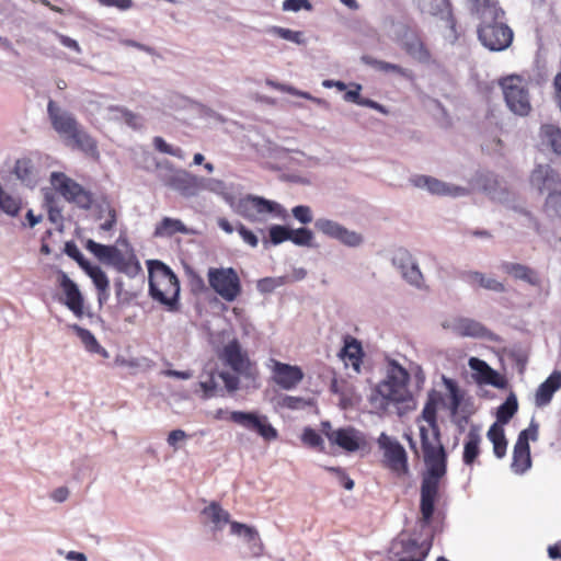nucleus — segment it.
Returning <instances> with one entry per match:
<instances>
[{"label":"nucleus","mask_w":561,"mask_h":561,"mask_svg":"<svg viewBox=\"0 0 561 561\" xmlns=\"http://www.w3.org/2000/svg\"><path fill=\"white\" fill-rule=\"evenodd\" d=\"M422 419L433 430L430 437L425 426L420 427L421 447L423 451L426 471L422 477L420 490V513L423 525H430L435 512V504L439 500L440 481L447 472V454L440 442V433L437 424V402L428 398L422 410Z\"/></svg>","instance_id":"nucleus-1"},{"label":"nucleus","mask_w":561,"mask_h":561,"mask_svg":"<svg viewBox=\"0 0 561 561\" xmlns=\"http://www.w3.org/2000/svg\"><path fill=\"white\" fill-rule=\"evenodd\" d=\"M47 114L53 129L67 147L77 149L90 157H98V142L78 122L76 116L49 100Z\"/></svg>","instance_id":"nucleus-2"},{"label":"nucleus","mask_w":561,"mask_h":561,"mask_svg":"<svg viewBox=\"0 0 561 561\" xmlns=\"http://www.w3.org/2000/svg\"><path fill=\"white\" fill-rule=\"evenodd\" d=\"M409 381V371L397 360H389L386 378L371 391L370 404L377 410L386 411L391 404L407 402L411 398Z\"/></svg>","instance_id":"nucleus-3"},{"label":"nucleus","mask_w":561,"mask_h":561,"mask_svg":"<svg viewBox=\"0 0 561 561\" xmlns=\"http://www.w3.org/2000/svg\"><path fill=\"white\" fill-rule=\"evenodd\" d=\"M149 293L153 300L160 302L168 311L180 309V282L173 271L158 260L148 262Z\"/></svg>","instance_id":"nucleus-4"},{"label":"nucleus","mask_w":561,"mask_h":561,"mask_svg":"<svg viewBox=\"0 0 561 561\" xmlns=\"http://www.w3.org/2000/svg\"><path fill=\"white\" fill-rule=\"evenodd\" d=\"M479 20L478 38L481 44L492 51H502L513 42V30L503 22L505 12L501 7L474 14Z\"/></svg>","instance_id":"nucleus-5"},{"label":"nucleus","mask_w":561,"mask_h":561,"mask_svg":"<svg viewBox=\"0 0 561 561\" xmlns=\"http://www.w3.org/2000/svg\"><path fill=\"white\" fill-rule=\"evenodd\" d=\"M85 248L99 261L112 265L119 273L134 277L141 271L140 263L131 249L122 251L115 245H105L93 240H88Z\"/></svg>","instance_id":"nucleus-6"},{"label":"nucleus","mask_w":561,"mask_h":561,"mask_svg":"<svg viewBox=\"0 0 561 561\" xmlns=\"http://www.w3.org/2000/svg\"><path fill=\"white\" fill-rule=\"evenodd\" d=\"M377 445L382 453V467L390 470L398 478L410 474L408 453L397 438L382 432L377 438Z\"/></svg>","instance_id":"nucleus-7"},{"label":"nucleus","mask_w":561,"mask_h":561,"mask_svg":"<svg viewBox=\"0 0 561 561\" xmlns=\"http://www.w3.org/2000/svg\"><path fill=\"white\" fill-rule=\"evenodd\" d=\"M50 184L53 188L69 204H73L82 210H89L92 208L94 204L93 193L84 188L66 173L53 172L50 174Z\"/></svg>","instance_id":"nucleus-8"},{"label":"nucleus","mask_w":561,"mask_h":561,"mask_svg":"<svg viewBox=\"0 0 561 561\" xmlns=\"http://www.w3.org/2000/svg\"><path fill=\"white\" fill-rule=\"evenodd\" d=\"M499 84L507 107L518 116L529 115L531 103L525 79L517 75H511L502 78Z\"/></svg>","instance_id":"nucleus-9"},{"label":"nucleus","mask_w":561,"mask_h":561,"mask_svg":"<svg viewBox=\"0 0 561 561\" xmlns=\"http://www.w3.org/2000/svg\"><path fill=\"white\" fill-rule=\"evenodd\" d=\"M209 287L225 301L232 302L242 294V284L233 267H209L207 272Z\"/></svg>","instance_id":"nucleus-10"},{"label":"nucleus","mask_w":561,"mask_h":561,"mask_svg":"<svg viewBox=\"0 0 561 561\" xmlns=\"http://www.w3.org/2000/svg\"><path fill=\"white\" fill-rule=\"evenodd\" d=\"M234 211L251 222L264 220L265 214H274L282 219L287 217L286 209L278 203L253 195L240 198L234 205Z\"/></svg>","instance_id":"nucleus-11"},{"label":"nucleus","mask_w":561,"mask_h":561,"mask_svg":"<svg viewBox=\"0 0 561 561\" xmlns=\"http://www.w3.org/2000/svg\"><path fill=\"white\" fill-rule=\"evenodd\" d=\"M221 358L236 373L248 379L255 380L259 377V369L255 363L251 362L237 339L229 341L222 348Z\"/></svg>","instance_id":"nucleus-12"},{"label":"nucleus","mask_w":561,"mask_h":561,"mask_svg":"<svg viewBox=\"0 0 561 561\" xmlns=\"http://www.w3.org/2000/svg\"><path fill=\"white\" fill-rule=\"evenodd\" d=\"M230 422L242 426L248 431L255 432L265 442H273L278 438L277 430L270 423L268 417L257 412L232 411L229 414Z\"/></svg>","instance_id":"nucleus-13"},{"label":"nucleus","mask_w":561,"mask_h":561,"mask_svg":"<svg viewBox=\"0 0 561 561\" xmlns=\"http://www.w3.org/2000/svg\"><path fill=\"white\" fill-rule=\"evenodd\" d=\"M322 433L332 445L339 446L347 453H355L366 445L365 436L354 427L333 430L329 422H322Z\"/></svg>","instance_id":"nucleus-14"},{"label":"nucleus","mask_w":561,"mask_h":561,"mask_svg":"<svg viewBox=\"0 0 561 561\" xmlns=\"http://www.w3.org/2000/svg\"><path fill=\"white\" fill-rule=\"evenodd\" d=\"M271 370L273 381L283 390L295 389L305 377L299 366L282 363L274 358L271 359Z\"/></svg>","instance_id":"nucleus-15"},{"label":"nucleus","mask_w":561,"mask_h":561,"mask_svg":"<svg viewBox=\"0 0 561 561\" xmlns=\"http://www.w3.org/2000/svg\"><path fill=\"white\" fill-rule=\"evenodd\" d=\"M163 183L186 197L196 195L201 188L198 178L185 170H173L163 179Z\"/></svg>","instance_id":"nucleus-16"},{"label":"nucleus","mask_w":561,"mask_h":561,"mask_svg":"<svg viewBox=\"0 0 561 561\" xmlns=\"http://www.w3.org/2000/svg\"><path fill=\"white\" fill-rule=\"evenodd\" d=\"M469 367L474 371L473 378L479 385H490L499 389H503L507 385L504 376L480 358L471 357L469 359Z\"/></svg>","instance_id":"nucleus-17"},{"label":"nucleus","mask_w":561,"mask_h":561,"mask_svg":"<svg viewBox=\"0 0 561 561\" xmlns=\"http://www.w3.org/2000/svg\"><path fill=\"white\" fill-rule=\"evenodd\" d=\"M58 284L66 296L65 305L67 308L76 317L81 318L83 316V297L77 284L62 271L58 272Z\"/></svg>","instance_id":"nucleus-18"},{"label":"nucleus","mask_w":561,"mask_h":561,"mask_svg":"<svg viewBox=\"0 0 561 561\" xmlns=\"http://www.w3.org/2000/svg\"><path fill=\"white\" fill-rule=\"evenodd\" d=\"M512 470L517 474L525 473L531 467L528 431H522L513 450Z\"/></svg>","instance_id":"nucleus-19"},{"label":"nucleus","mask_w":561,"mask_h":561,"mask_svg":"<svg viewBox=\"0 0 561 561\" xmlns=\"http://www.w3.org/2000/svg\"><path fill=\"white\" fill-rule=\"evenodd\" d=\"M530 183L540 193L552 194L557 191L559 184L558 173L548 164L537 165L530 175Z\"/></svg>","instance_id":"nucleus-20"},{"label":"nucleus","mask_w":561,"mask_h":561,"mask_svg":"<svg viewBox=\"0 0 561 561\" xmlns=\"http://www.w3.org/2000/svg\"><path fill=\"white\" fill-rule=\"evenodd\" d=\"M364 355L362 343L357 339L346 335L344 345L339 353L345 366H351L355 373L359 374Z\"/></svg>","instance_id":"nucleus-21"},{"label":"nucleus","mask_w":561,"mask_h":561,"mask_svg":"<svg viewBox=\"0 0 561 561\" xmlns=\"http://www.w3.org/2000/svg\"><path fill=\"white\" fill-rule=\"evenodd\" d=\"M444 328L450 329L459 336L483 337L488 330L480 322L469 318H456L449 323H444Z\"/></svg>","instance_id":"nucleus-22"},{"label":"nucleus","mask_w":561,"mask_h":561,"mask_svg":"<svg viewBox=\"0 0 561 561\" xmlns=\"http://www.w3.org/2000/svg\"><path fill=\"white\" fill-rule=\"evenodd\" d=\"M412 182L415 186L426 187L432 194L436 195L459 196L466 193V190L462 187L449 186L446 183L428 175H417L412 180Z\"/></svg>","instance_id":"nucleus-23"},{"label":"nucleus","mask_w":561,"mask_h":561,"mask_svg":"<svg viewBox=\"0 0 561 561\" xmlns=\"http://www.w3.org/2000/svg\"><path fill=\"white\" fill-rule=\"evenodd\" d=\"M561 388V371L554 370L536 390L535 404L538 408L548 405L553 394Z\"/></svg>","instance_id":"nucleus-24"},{"label":"nucleus","mask_w":561,"mask_h":561,"mask_svg":"<svg viewBox=\"0 0 561 561\" xmlns=\"http://www.w3.org/2000/svg\"><path fill=\"white\" fill-rule=\"evenodd\" d=\"M482 437L480 435V430L478 426H471L467 433L465 443H463V453H462V461L466 466L472 467L478 463V458L481 454V445Z\"/></svg>","instance_id":"nucleus-25"},{"label":"nucleus","mask_w":561,"mask_h":561,"mask_svg":"<svg viewBox=\"0 0 561 561\" xmlns=\"http://www.w3.org/2000/svg\"><path fill=\"white\" fill-rule=\"evenodd\" d=\"M230 529L232 534L244 537L253 557H260L263 553L264 546L261 541L257 530L254 527L238 522H232L230 523Z\"/></svg>","instance_id":"nucleus-26"},{"label":"nucleus","mask_w":561,"mask_h":561,"mask_svg":"<svg viewBox=\"0 0 561 561\" xmlns=\"http://www.w3.org/2000/svg\"><path fill=\"white\" fill-rule=\"evenodd\" d=\"M461 278L473 288H484L495 293L505 291V285L502 282L488 277L483 273L477 271L463 272L461 273Z\"/></svg>","instance_id":"nucleus-27"},{"label":"nucleus","mask_w":561,"mask_h":561,"mask_svg":"<svg viewBox=\"0 0 561 561\" xmlns=\"http://www.w3.org/2000/svg\"><path fill=\"white\" fill-rule=\"evenodd\" d=\"M83 271L92 279L98 290V301L100 305L107 302L110 298V280L100 266L89 264Z\"/></svg>","instance_id":"nucleus-28"},{"label":"nucleus","mask_w":561,"mask_h":561,"mask_svg":"<svg viewBox=\"0 0 561 561\" xmlns=\"http://www.w3.org/2000/svg\"><path fill=\"white\" fill-rule=\"evenodd\" d=\"M501 268L503 272L512 275L515 279H522L530 285L539 284V277L536 272L526 265L504 262L501 264Z\"/></svg>","instance_id":"nucleus-29"},{"label":"nucleus","mask_w":561,"mask_h":561,"mask_svg":"<svg viewBox=\"0 0 561 561\" xmlns=\"http://www.w3.org/2000/svg\"><path fill=\"white\" fill-rule=\"evenodd\" d=\"M188 229L180 220L175 218L164 217L156 225L153 237L156 238H170L176 233H187Z\"/></svg>","instance_id":"nucleus-30"},{"label":"nucleus","mask_w":561,"mask_h":561,"mask_svg":"<svg viewBox=\"0 0 561 561\" xmlns=\"http://www.w3.org/2000/svg\"><path fill=\"white\" fill-rule=\"evenodd\" d=\"M217 225L226 233H232L234 230H237L244 243H247L251 248L257 247L259 239L256 234L252 230L247 228L243 224L239 222L234 228L227 218L220 217L217 219Z\"/></svg>","instance_id":"nucleus-31"},{"label":"nucleus","mask_w":561,"mask_h":561,"mask_svg":"<svg viewBox=\"0 0 561 561\" xmlns=\"http://www.w3.org/2000/svg\"><path fill=\"white\" fill-rule=\"evenodd\" d=\"M540 138L556 154H561V128L554 124H545L540 127Z\"/></svg>","instance_id":"nucleus-32"},{"label":"nucleus","mask_w":561,"mask_h":561,"mask_svg":"<svg viewBox=\"0 0 561 561\" xmlns=\"http://www.w3.org/2000/svg\"><path fill=\"white\" fill-rule=\"evenodd\" d=\"M486 436L493 444V453L496 458H503L506 455L507 439L505 437L504 428L494 423L490 426Z\"/></svg>","instance_id":"nucleus-33"},{"label":"nucleus","mask_w":561,"mask_h":561,"mask_svg":"<svg viewBox=\"0 0 561 561\" xmlns=\"http://www.w3.org/2000/svg\"><path fill=\"white\" fill-rule=\"evenodd\" d=\"M363 61L379 70V71H383V72H394V73H398L399 76L401 77H404L407 79H410L412 80L413 79V73L411 70L409 69H405V68H402L401 66L399 65H396V64H391V62H387V61H382V60H378V59H375L370 56H363Z\"/></svg>","instance_id":"nucleus-34"},{"label":"nucleus","mask_w":561,"mask_h":561,"mask_svg":"<svg viewBox=\"0 0 561 561\" xmlns=\"http://www.w3.org/2000/svg\"><path fill=\"white\" fill-rule=\"evenodd\" d=\"M518 410L516 396L511 393L506 400L497 408L496 420L501 426L507 424Z\"/></svg>","instance_id":"nucleus-35"},{"label":"nucleus","mask_w":561,"mask_h":561,"mask_svg":"<svg viewBox=\"0 0 561 561\" xmlns=\"http://www.w3.org/2000/svg\"><path fill=\"white\" fill-rule=\"evenodd\" d=\"M203 515L217 528H221L229 522V513L224 511L217 503H211L203 510Z\"/></svg>","instance_id":"nucleus-36"},{"label":"nucleus","mask_w":561,"mask_h":561,"mask_svg":"<svg viewBox=\"0 0 561 561\" xmlns=\"http://www.w3.org/2000/svg\"><path fill=\"white\" fill-rule=\"evenodd\" d=\"M14 174L22 182L31 183L35 178V165L30 158L18 159L14 165Z\"/></svg>","instance_id":"nucleus-37"},{"label":"nucleus","mask_w":561,"mask_h":561,"mask_svg":"<svg viewBox=\"0 0 561 561\" xmlns=\"http://www.w3.org/2000/svg\"><path fill=\"white\" fill-rule=\"evenodd\" d=\"M420 10L431 15H437L449 11V0H416Z\"/></svg>","instance_id":"nucleus-38"},{"label":"nucleus","mask_w":561,"mask_h":561,"mask_svg":"<svg viewBox=\"0 0 561 561\" xmlns=\"http://www.w3.org/2000/svg\"><path fill=\"white\" fill-rule=\"evenodd\" d=\"M290 237V229L286 226L273 225L268 229V239L263 238V244L267 247L268 243L278 245Z\"/></svg>","instance_id":"nucleus-39"},{"label":"nucleus","mask_w":561,"mask_h":561,"mask_svg":"<svg viewBox=\"0 0 561 561\" xmlns=\"http://www.w3.org/2000/svg\"><path fill=\"white\" fill-rule=\"evenodd\" d=\"M430 547H424L415 539H410L404 543V551L408 553L413 552L410 558H401L398 561H424L428 554Z\"/></svg>","instance_id":"nucleus-40"},{"label":"nucleus","mask_w":561,"mask_h":561,"mask_svg":"<svg viewBox=\"0 0 561 561\" xmlns=\"http://www.w3.org/2000/svg\"><path fill=\"white\" fill-rule=\"evenodd\" d=\"M99 208L101 210L106 211V217L103 219L104 221L100 225V230L108 232L114 229L117 221V214L115 208L111 205V203L106 199H103L99 203Z\"/></svg>","instance_id":"nucleus-41"},{"label":"nucleus","mask_w":561,"mask_h":561,"mask_svg":"<svg viewBox=\"0 0 561 561\" xmlns=\"http://www.w3.org/2000/svg\"><path fill=\"white\" fill-rule=\"evenodd\" d=\"M404 50L407 51L408 55L420 61H426L430 58L428 50L425 48L424 44L419 38H415L411 42H407L404 44Z\"/></svg>","instance_id":"nucleus-42"},{"label":"nucleus","mask_w":561,"mask_h":561,"mask_svg":"<svg viewBox=\"0 0 561 561\" xmlns=\"http://www.w3.org/2000/svg\"><path fill=\"white\" fill-rule=\"evenodd\" d=\"M316 227L323 234L336 239L340 237V233L343 229V226L336 221L330 219H319L316 222Z\"/></svg>","instance_id":"nucleus-43"},{"label":"nucleus","mask_w":561,"mask_h":561,"mask_svg":"<svg viewBox=\"0 0 561 561\" xmlns=\"http://www.w3.org/2000/svg\"><path fill=\"white\" fill-rule=\"evenodd\" d=\"M72 330L76 332L78 337L81 340V342L84 344L85 348L90 352H96L99 348V342L96 341L95 336L92 334V332L88 329L81 328L77 324L72 325Z\"/></svg>","instance_id":"nucleus-44"},{"label":"nucleus","mask_w":561,"mask_h":561,"mask_svg":"<svg viewBox=\"0 0 561 561\" xmlns=\"http://www.w3.org/2000/svg\"><path fill=\"white\" fill-rule=\"evenodd\" d=\"M313 233L307 228L290 229L289 241L299 247H308L311 244Z\"/></svg>","instance_id":"nucleus-45"},{"label":"nucleus","mask_w":561,"mask_h":561,"mask_svg":"<svg viewBox=\"0 0 561 561\" xmlns=\"http://www.w3.org/2000/svg\"><path fill=\"white\" fill-rule=\"evenodd\" d=\"M153 147L162 153H167L179 159H184V152L180 147L169 145L162 137L157 136L153 138Z\"/></svg>","instance_id":"nucleus-46"},{"label":"nucleus","mask_w":561,"mask_h":561,"mask_svg":"<svg viewBox=\"0 0 561 561\" xmlns=\"http://www.w3.org/2000/svg\"><path fill=\"white\" fill-rule=\"evenodd\" d=\"M266 84L272 87L273 89H275L277 91L285 92V93H288L290 95L300 96V98H304V99H307V100H313V101L320 102L319 100H316L314 98H312L310 93L304 92V91H299V90H297L296 88H294L291 85L283 84V83H279V82H275L273 80H266Z\"/></svg>","instance_id":"nucleus-47"},{"label":"nucleus","mask_w":561,"mask_h":561,"mask_svg":"<svg viewBox=\"0 0 561 561\" xmlns=\"http://www.w3.org/2000/svg\"><path fill=\"white\" fill-rule=\"evenodd\" d=\"M401 273L404 279H407L411 285H414L419 288L422 287L423 275L415 262L409 267L404 268V271H401Z\"/></svg>","instance_id":"nucleus-48"},{"label":"nucleus","mask_w":561,"mask_h":561,"mask_svg":"<svg viewBox=\"0 0 561 561\" xmlns=\"http://www.w3.org/2000/svg\"><path fill=\"white\" fill-rule=\"evenodd\" d=\"M45 202L47 205L48 219L55 225H62L64 216L61 208L57 206L53 196H46Z\"/></svg>","instance_id":"nucleus-49"},{"label":"nucleus","mask_w":561,"mask_h":561,"mask_svg":"<svg viewBox=\"0 0 561 561\" xmlns=\"http://www.w3.org/2000/svg\"><path fill=\"white\" fill-rule=\"evenodd\" d=\"M65 253L69 257L75 260L82 270L90 264V262L84 259L83 254L81 253V251L79 250V248L77 247V244L73 241L66 242Z\"/></svg>","instance_id":"nucleus-50"},{"label":"nucleus","mask_w":561,"mask_h":561,"mask_svg":"<svg viewBox=\"0 0 561 561\" xmlns=\"http://www.w3.org/2000/svg\"><path fill=\"white\" fill-rule=\"evenodd\" d=\"M392 263L401 271H404V268L413 264L414 261L412 260V255L408 250L400 248L394 252L392 256Z\"/></svg>","instance_id":"nucleus-51"},{"label":"nucleus","mask_w":561,"mask_h":561,"mask_svg":"<svg viewBox=\"0 0 561 561\" xmlns=\"http://www.w3.org/2000/svg\"><path fill=\"white\" fill-rule=\"evenodd\" d=\"M337 240L347 247H358L363 242V237L362 234L348 230L343 226V229Z\"/></svg>","instance_id":"nucleus-52"},{"label":"nucleus","mask_w":561,"mask_h":561,"mask_svg":"<svg viewBox=\"0 0 561 561\" xmlns=\"http://www.w3.org/2000/svg\"><path fill=\"white\" fill-rule=\"evenodd\" d=\"M278 404L280 408H285L288 410H299L307 405V401L301 397L284 396L278 401Z\"/></svg>","instance_id":"nucleus-53"},{"label":"nucleus","mask_w":561,"mask_h":561,"mask_svg":"<svg viewBox=\"0 0 561 561\" xmlns=\"http://www.w3.org/2000/svg\"><path fill=\"white\" fill-rule=\"evenodd\" d=\"M471 13L478 14L490 10L492 7H500L496 0H468Z\"/></svg>","instance_id":"nucleus-54"},{"label":"nucleus","mask_w":561,"mask_h":561,"mask_svg":"<svg viewBox=\"0 0 561 561\" xmlns=\"http://www.w3.org/2000/svg\"><path fill=\"white\" fill-rule=\"evenodd\" d=\"M284 11L297 12L300 10H312V4L309 0H285L282 5Z\"/></svg>","instance_id":"nucleus-55"},{"label":"nucleus","mask_w":561,"mask_h":561,"mask_svg":"<svg viewBox=\"0 0 561 561\" xmlns=\"http://www.w3.org/2000/svg\"><path fill=\"white\" fill-rule=\"evenodd\" d=\"M275 33L287 41L294 42L296 44H304L305 41L302 38V33L299 31H293L289 28L276 27Z\"/></svg>","instance_id":"nucleus-56"},{"label":"nucleus","mask_w":561,"mask_h":561,"mask_svg":"<svg viewBox=\"0 0 561 561\" xmlns=\"http://www.w3.org/2000/svg\"><path fill=\"white\" fill-rule=\"evenodd\" d=\"M293 216L301 224H309L312 221V213L309 206L299 205L293 208Z\"/></svg>","instance_id":"nucleus-57"},{"label":"nucleus","mask_w":561,"mask_h":561,"mask_svg":"<svg viewBox=\"0 0 561 561\" xmlns=\"http://www.w3.org/2000/svg\"><path fill=\"white\" fill-rule=\"evenodd\" d=\"M302 442L310 447H320L322 446L323 439L314 430L306 428L302 433Z\"/></svg>","instance_id":"nucleus-58"},{"label":"nucleus","mask_w":561,"mask_h":561,"mask_svg":"<svg viewBox=\"0 0 561 561\" xmlns=\"http://www.w3.org/2000/svg\"><path fill=\"white\" fill-rule=\"evenodd\" d=\"M328 471L330 472H333L336 474L340 483L346 489V490H352L354 488V481L353 479H351L348 477V474L345 472L344 469L342 468H339V467H328L327 468Z\"/></svg>","instance_id":"nucleus-59"},{"label":"nucleus","mask_w":561,"mask_h":561,"mask_svg":"<svg viewBox=\"0 0 561 561\" xmlns=\"http://www.w3.org/2000/svg\"><path fill=\"white\" fill-rule=\"evenodd\" d=\"M445 385H446L447 389L449 390V393H450V397H451V402H453V408L457 409L459 407V404H460V401H461V397L459 394L458 386L451 379H445Z\"/></svg>","instance_id":"nucleus-60"},{"label":"nucleus","mask_w":561,"mask_h":561,"mask_svg":"<svg viewBox=\"0 0 561 561\" xmlns=\"http://www.w3.org/2000/svg\"><path fill=\"white\" fill-rule=\"evenodd\" d=\"M218 377L224 381L229 391H236L239 388V378L229 373L221 371Z\"/></svg>","instance_id":"nucleus-61"},{"label":"nucleus","mask_w":561,"mask_h":561,"mask_svg":"<svg viewBox=\"0 0 561 561\" xmlns=\"http://www.w3.org/2000/svg\"><path fill=\"white\" fill-rule=\"evenodd\" d=\"M104 7H114L119 10H128L133 7V0H98Z\"/></svg>","instance_id":"nucleus-62"},{"label":"nucleus","mask_w":561,"mask_h":561,"mask_svg":"<svg viewBox=\"0 0 561 561\" xmlns=\"http://www.w3.org/2000/svg\"><path fill=\"white\" fill-rule=\"evenodd\" d=\"M201 387H202L206 398L216 396L217 382L215 381V376L210 375L208 380L202 381Z\"/></svg>","instance_id":"nucleus-63"},{"label":"nucleus","mask_w":561,"mask_h":561,"mask_svg":"<svg viewBox=\"0 0 561 561\" xmlns=\"http://www.w3.org/2000/svg\"><path fill=\"white\" fill-rule=\"evenodd\" d=\"M554 99L561 111V71L553 79Z\"/></svg>","instance_id":"nucleus-64"}]
</instances>
